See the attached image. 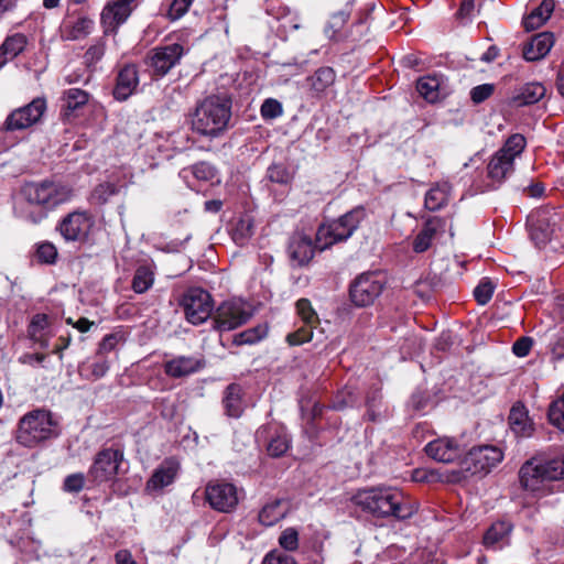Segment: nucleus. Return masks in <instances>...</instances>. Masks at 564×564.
<instances>
[{
	"label": "nucleus",
	"mask_w": 564,
	"mask_h": 564,
	"mask_svg": "<svg viewBox=\"0 0 564 564\" xmlns=\"http://www.w3.org/2000/svg\"><path fill=\"white\" fill-rule=\"evenodd\" d=\"M352 502L377 518L405 520L416 511L402 492L391 487H371L357 491Z\"/></svg>",
	"instance_id": "obj_1"
},
{
	"label": "nucleus",
	"mask_w": 564,
	"mask_h": 564,
	"mask_svg": "<svg viewBox=\"0 0 564 564\" xmlns=\"http://www.w3.org/2000/svg\"><path fill=\"white\" fill-rule=\"evenodd\" d=\"M230 117V99L210 95L198 101L191 113V129L199 135L217 138L227 129Z\"/></svg>",
	"instance_id": "obj_2"
},
{
	"label": "nucleus",
	"mask_w": 564,
	"mask_h": 564,
	"mask_svg": "<svg viewBox=\"0 0 564 564\" xmlns=\"http://www.w3.org/2000/svg\"><path fill=\"white\" fill-rule=\"evenodd\" d=\"M521 486L533 494L550 492V482L564 479V456L552 459L533 457L520 468Z\"/></svg>",
	"instance_id": "obj_3"
},
{
	"label": "nucleus",
	"mask_w": 564,
	"mask_h": 564,
	"mask_svg": "<svg viewBox=\"0 0 564 564\" xmlns=\"http://www.w3.org/2000/svg\"><path fill=\"white\" fill-rule=\"evenodd\" d=\"M366 217L362 207H356L339 218L323 224L316 232V242L321 249L328 248L336 242L345 241L355 232Z\"/></svg>",
	"instance_id": "obj_4"
},
{
	"label": "nucleus",
	"mask_w": 564,
	"mask_h": 564,
	"mask_svg": "<svg viewBox=\"0 0 564 564\" xmlns=\"http://www.w3.org/2000/svg\"><path fill=\"white\" fill-rule=\"evenodd\" d=\"M527 140L520 133L510 135L502 148L498 150L490 159L487 173L488 177L498 184H501L514 171V160L525 149Z\"/></svg>",
	"instance_id": "obj_5"
},
{
	"label": "nucleus",
	"mask_w": 564,
	"mask_h": 564,
	"mask_svg": "<svg viewBox=\"0 0 564 564\" xmlns=\"http://www.w3.org/2000/svg\"><path fill=\"white\" fill-rule=\"evenodd\" d=\"M178 305L188 323L200 325L212 316L214 300L206 290L192 286L182 294Z\"/></svg>",
	"instance_id": "obj_6"
},
{
	"label": "nucleus",
	"mask_w": 564,
	"mask_h": 564,
	"mask_svg": "<svg viewBox=\"0 0 564 564\" xmlns=\"http://www.w3.org/2000/svg\"><path fill=\"white\" fill-rule=\"evenodd\" d=\"M251 316L246 302L237 299L224 301L213 315L214 328L218 332H229L246 324Z\"/></svg>",
	"instance_id": "obj_7"
},
{
	"label": "nucleus",
	"mask_w": 564,
	"mask_h": 564,
	"mask_svg": "<svg viewBox=\"0 0 564 564\" xmlns=\"http://www.w3.org/2000/svg\"><path fill=\"white\" fill-rule=\"evenodd\" d=\"M384 276L379 272H367L358 275L350 285L351 302L359 307L371 305L382 293Z\"/></svg>",
	"instance_id": "obj_8"
},
{
	"label": "nucleus",
	"mask_w": 564,
	"mask_h": 564,
	"mask_svg": "<svg viewBox=\"0 0 564 564\" xmlns=\"http://www.w3.org/2000/svg\"><path fill=\"white\" fill-rule=\"evenodd\" d=\"M503 458L502 451L492 445L473 447L462 460V468L471 475H486Z\"/></svg>",
	"instance_id": "obj_9"
},
{
	"label": "nucleus",
	"mask_w": 564,
	"mask_h": 564,
	"mask_svg": "<svg viewBox=\"0 0 564 564\" xmlns=\"http://www.w3.org/2000/svg\"><path fill=\"white\" fill-rule=\"evenodd\" d=\"M123 453L118 448H104L99 451L87 473L88 481L99 485L116 477Z\"/></svg>",
	"instance_id": "obj_10"
},
{
	"label": "nucleus",
	"mask_w": 564,
	"mask_h": 564,
	"mask_svg": "<svg viewBox=\"0 0 564 564\" xmlns=\"http://www.w3.org/2000/svg\"><path fill=\"white\" fill-rule=\"evenodd\" d=\"M184 53L183 45L178 43L156 46L148 53L145 63L153 76L163 77L180 63Z\"/></svg>",
	"instance_id": "obj_11"
},
{
	"label": "nucleus",
	"mask_w": 564,
	"mask_h": 564,
	"mask_svg": "<svg viewBox=\"0 0 564 564\" xmlns=\"http://www.w3.org/2000/svg\"><path fill=\"white\" fill-rule=\"evenodd\" d=\"M205 496L209 506L220 512H231L239 502L236 486L224 480L208 482Z\"/></svg>",
	"instance_id": "obj_12"
},
{
	"label": "nucleus",
	"mask_w": 564,
	"mask_h": 564,
	"mask_svg": "<svg viewBox=\"0 0 564 564\" xmlns=\"http://www.w3.org/2000/svg\"><path fill=\"white\" fill-rule=\"evenodd\" d=\"M93 226V220L86 212H73L62 219L58 230L67 241L84 239Z\"/></svg>",
	"instance_id": "obj_13"
},
{
	"label": "nucleus",
	"mask_w": 564,
	"mask_h": 564,
	"mask_svg": "<svg viewBox=\"0 0 564 564\" xmlns=\"http://www.w3.org/2000/svg\"><path fill=\"white\" fill-rule=\"evenodd\" d=\"M134 0H112L101 12V23L105 33L116 32L117 28L123 23L133 10Z\"/></svg>",
	"instance_id": "obj_14"
},
{
	"label": "nucleus",
	"mask_w": 564,
	"mask_h": 564,
	"mask_svg": "<svg viewBox=\"0 0 564 564\" xmlns=\"http://www.w3.org/2000/svg\"><path fill=\"white\" fill-rule=\"evenodd\" d=\"M425 453L429 457L441 463H452L463 454L460 444L451 437H440L430 442L425 446Z\"/></svg>",
	"instance_id": "obj_15"
},
{
	"label": "nucleus",
	"mask_w": 564,
	"mask_h": 564,
	"mask_svg": "<svg viewBox=\"0 0 564 564\" xmlns=\"http://www.w3.org/2000/svg\"><path fill=\"white\" fill-rule=\"evenodd\" d=\"M288 253L296 265L307 264L314 257V246L310 236L294 232L289 241Z\"/></svg>",
	"instance_id": "obj_16"
},
{
	"label": "nucleus",
	"mask_w": 564,
	"mask_h": 564,
	"mask_svg": "<svg viewBox=\"0 0 564 564\" xmlns=\"http://www.w3.org/2000/svg\"><path fill=\"white\" fill-rule=\"evenodd\" d=\"M70 197V189L62 184L44 182L37 186V205L46 209L67 202Z\"/></svg>",
	"instance_id": "obj_17"
},
{
	"label": "nucleus",
	"mask_w": 564,
	"mask_h": 564,
	"mask_svg": "<svg viewBox=\"0 0 564 564\" xmlns=\"http://www.w3.org/2000/svg\"><path fill=\"white\" fill-rule=\"evenodd\" d=\"M139 85L138 68L134 64L124 65L117 75L113 97L119 101L127 100Z\"/></svg>",
	"instance_id": "obj_18"
},
{
	"label": "nucleus",
	"mask_w": 564,
	"mask_h": 564,
	"mask_svg": "<svg viewBox=\"0 0 564 564\" xmlns=\"http://www.w3.org/2000/svg\"><path fill=\"white\" fill-rule=\"evenodd\" d=\"M268 437L267 451L271 457H281L291 445V438L283 427L269 426L257 432V437Z\"/></svg>",
	"instance_id": "obj_19"
},
{
	"label": "nucleus",
	"mask_w": 564,
	"mask_h": 564,
	"mask_svg": "<svg viewBox=\"0 0 564 564\" xmlns=\"http://www.w3.org/2000/svg\"><path fill=\"white\" fill-rule=\"evenodd\" d=\"M178 469L180 464L175 458L170 457L164 459L147 481V490L156 491L171 485L174 481Z\"/></svg>",
	"instance_id": "obj_20"
},
{
	"label": "nucleus",
	"mask_w": 564,
	"mask_h": 564,
	"mask_svg": "<svg viewBox=\"0 0 564 564\" xmlns=\"http://www.w3.org/2000/svg\"><path fill=\"white\" fill-rule=\"evenodd\" d=\"M554 45V35L551 32H541L533 35L523 45L522 54L525 61L535 62L544 58Z\"/></svg>",
	"instance_id": "obj_21"
},
{
	"label": "nucleus",
	"mask_w": 564,
	"mask_h": 564,
	"mask_svg": "<svg viewBox=\"0 0 564 564\" xmlns=\"http://www.w3.org/2000/svg\"><path fill=\"white\" fill-rule=\"evenodd\" d=\"M202 367V361L193 356H178L164 362V371L171 378L189 376Z\"/></svg>",
	"instance_id": "obj_22"
},
{
	"label": "nucleus",
	"mask_w": 564,
	"mask_h": 564,
	"mask_svg": "<svg viewBox=\"0 0 564 564\" xmlns=\"http://www.w3.org/2000/svg\"><path fill=\"white\" fill-rule=\"evenodd\" d=\"M35 108V99L28 105L13 110L6 119L3 129L6 131H18L30 128L35 122L33 113Z\"/></svg>",
	"instance_id": "obj_23"
},
{
	"label": "nucleus",
	"mask_w": 564,
	"mask_h": 564,
	"mask_svg": "<svg viewBox=\"0 0 564 564\" xmlns=\"http://www.w3.org/2000/svg\"><path fill=\"white\" fill-rule=\"evenodd\" d=\"M513 525L508 521H496L485 532L482 543L487 549L498 550L509 543Z\"/></svg>",
	"instance_id": "obj_24"
},
{
	"label": "nucleus",
	"mask_w": 564,
	"mask_h": 564,
	"mask_svg": "<svg viewBox=\"0 0 564 564\" xmlns=\"http://www.w3.org/2000/svg\"><path fill=\"white\" fill-rule=\"evenodd\" d=\"M290 511V503L285 499H274L265 503L258 514V520L265 527H271L284 519Z\"/></svg>",
	"instance_id": "obj_25"
},
{
	"label": "nucleus",
	"mask_w": 564,
	"mask_h": 564,
	"mask_svg": "<svg viewBox=\"0 0 564 564\" xmlns=\"http://www.w3.org/2000/svg\"><path fill=\"white\" fill-rule=\"evenodd\" d=\"M509 424L512 432L520 437H529L534 431L532 421L523 404H514L509 414Z\"/></svg>",
	"instance_id": "obj_26"
},
{
	"label": "nucleus",
	"mask_w": 564,
	"mask_h": 564,
	"mask_svg": "<svg viewBox=\"0 0 564 564\" xmlns=\"http://www.w3.org/2000/svg\"><path fill=\"white\" fill-rule=\"evenodd\" d=\"M554 11L553 0H543L540 6L524 17L522 24L527 31H533L541 28Z\"/></svg>",
	"instance_id": "obj_27"
},
{
	"label": "nucleus",
	"mask_w": 564,
	"mask_h": 564,
	"mask_svg": "<svg viewBox=\"0 0 564 564\" xmlns=\"http://www.w3.org/2000/svg\"><path fill=\"white\" fill-rule=\"evenodd\" d=\"M223 403L228 416L239 417L245 408L242 388L237 383L229 384L224 392Z\"/></svg>",
	"instance_id": "obj_28"
},
{
	"label": "nucleus",
	"mask_w": 564,
	"mask_h": 564,
	"mask_svg": "<svg viewBox=\"0 0 564 564\" xmlns=\"http://www.w3.org/2000/svg\"><path fill=\"white\" fill-rule=\"evenodd\" d=\"M545 91L541 83H528L512 97V101L518 107L533 105L545 96Z\"/></svg>",
	"instance_id": "obj_29"
},
{
	"label": "nucleus",
	"mask_w": 564,
	"mask_h": 564,
	"mask_svg": "<svg viewBox=\"0 0 564 564\" xmlns=\"http://www.w3.org/2000/svg\"><path fill=\"white\" fill-rule=\"evenodd\" d=\"M449 193L448 182L436 183L425 195V207L432 212L443 208L448 202Z\"/></svg>",
	"instance_id": "obj_30"
},
{
	"label": "nucleus",
	"mask_w": 564,
	"mask_h": 564,
	"mask_svg": "<svg viewBox=\"0 0 564 564\" xmlns=\"http://www.w3.org/2000/svg\"><path fill=\"white\" fill-rule=\"evenodd\" d=\"M17 440L26 447L35 445V414L34 411L26 413L19 424Z\"/></svg>",
	"instance_id": "obj_31"
},
{
	"label": "nucleus",
	"mask_w": 564,
	"mask_h": 564,
	"mask_svg": "<svg viewBox=\"0 0 564 564\" xmlns=\"http://www.w3.org/2000/svg\"><path fill=\"white\" fill-rule=\"evenodd\" d=\"M59 434L58 423L50 411L37 410V441L56 437Z\"/></svg>",
	"instance_id": "obj_32"
},
{
	"label": "nucleus",
	"mask_w": 564,
	"mask_h": 564,
	"mask_svg": "<svg viewBox=\"0 0 564 564\" xmlns=\"http://www.w3.org/2000/svg\"><path fill=\"white\" fill-rule=\"evenodd\" d=\"M26 39L22 34H14L8 37L0 46V68L10 59L23 51Z\"/></svg>",
	"instance_id": "obj_33"
},
{
	"label": "nucleus",
	"mask_w": 564,
	"mask_h": 564,
	"mask_svg": "<svg viewBox=\"0 0 564 564\" xmlns=\"http://www.w3.org/2000/svg\"><path fill=\"white\" fill-rule=\"evenodd\" d=\"M94 28V21L87 17H77L73 20H68L64 24V29L67 32V37L70 40H77L88 35Z\"/></svg>",
	"instance_id": "obj_34"
},
{
	"label": "nucleus",
	"mask_w": 564,
	"mask_h": 564,
	"mask_svg": "<svg viewBox=\"0 0 564 564\" xmlns=\"http://www.w3.org/2000/svg\"><path fill=\"white\" fill-rule=\"evenodd\" d=\"M88 94L79 88H70L63 94V107L67 111L66 115L75 112L88 102Z\"/></svg>",
	"instance_id": "obj_35"
},
{
	"label": "nucleus",
	"mask_w": 564,
	"mask_h": 564,
	"mask_svg": "<svg viewBox=\"0 0 564 564\" xmlns=\"http://www.w3.org/2000/svg\"><path fill=\"white\" fill-rule=\"evenodd\" d=\"M154 282V272L149 265H140L132 279V290L135 293L147 292Z\"/></svg>",
	"instance_id": "obj_36"
},
{
	"label": "nucleus",
	"mask_w": 564,
	"mask_h": 564,
	"mask_svg": "<svg viewBox=\"0 0 564 564\" xmlns=\"http://www.w3.org/2000/svg\"><path fill=\"white\" fill-rule=\"evenodd\" d=\"M441 82L436 76L421 77L416 83L419 94L429 102H434L438 99V89Z\"/></svg>",
	"instance_id": "obj_37"
},
{
	"label": "nucleus",
	"mask_w": 564,
	"mask_h": 564,
	"mask_svg": "<svg viewBox=\"0 0 564 564\" xmlns=\"http://www.w3.org/2000/svg\"><path fill=\"white\" fill-rule=\"evenodd\" d=\"M436 234V227L433 226V221L429 220L423 226L422 230L416 235L413 240V250L417 253L426 251Z\"/></svg>",
	"instance_id": "obj_38"
},
{
	"label": "nucleus",
	"mask_w": 564,
	"mask_h": 564,
	"mask_svg": "<svg viewBox=\"0 0 564 564\" xmlns=\"http://www.w3.org/2000/svg\"><path fill=\"white\" fill-rule=\"evenodd\" d=\"M267 336V327L258 325L256 327L248 328L239 334H236L232 339V344L236 346L252 345L261 340Z\"/></svg>",
	"instance_id": "obj_39"
},
{
	"label": "nucleus",
	"mask_w": 564,
	"mask_h": 564,
	"mask_svg": "<svg viewBox=\"0 0 564 564\" xmlns=\"http://www.w3.org/2000/svg\"><path fill=\"white\" fill-rule=\"evenodd\" d=\"M252 235L253 221L250 217L240 218L232 228V239L239 246H243Z\"/></svg>",
	"instance_id": "obj_40"
},
{
	"label": "nucleus",
	"mask_w": 564,
	"mask_h": 564,
	"mask_svg": "<svg viewBox=\"0 0 564 564\" xmlns=\"http://www.w3.org/2000/svg\"><path fill=\"white\" fill-rule=\"evenodd\" d=\"M336 75L330 67L318 68L312 77V87L316 91H324L335 82Z\"/></svg>",
	"instance_id": "obj_41"
},
{
	"label": "nucleus",
	"mask_w": 564,
	"mask_h": 564,
	"mask_svg": "<svg viewBox=\"0 0 564 564\" xmlns=\"http://www.w3.org/2000/svg\"><path fill=\"white\" fill-rule=\"evenodd\" d=\"M348 19L349 14L345 11L334 13L325 26L324 32L326 36L329 39H337L338 34L346 25Z\"/></svg>",
	"instance_id": "obj_42"
},
{
	"label": "nucleus",
	"mask_w": 564,
	"mask_h": 564,
	"mask_svg": "<svg viewBox=\"0 0 564 564\" xmlns=\"http://www.w3.org/2000/svg\"><path fill=\"white\" fill-rule=\"evenodd\" d=\"M297 315L301 317L302 322L308 326H315L319 319L315 310L312 307L310 300L300 299L296 304Z\"/></svg>",
	"instance_id": "obj_43"
},
{
	"label": "nucleus",
	"mask_w": 564,
	"mask_h": 564,
	"mask_svg": "<svg viewBox=\"0 0 564 564\" xmlns=\"http://www.w3.org/2000/svg\"><path fill=\"white\" fill-rule=\"evenodd\" d=\"M547 415L550 422L564 432V393L551 403Z\"/></svg>",
	"instance_id": "obj_44"
},
{
	"label": "nucleus",
	"mask_w": 564,
	"mask_h": 564,
	"mask_svg": "<svg viewBox=\"0 0 564 564\" xmlns=\"http://www.w3.org/2000/svg\"><path fill=\"white\" fill-rule=\"evenodd\" d=\"M495 284L489 279H484L474 290L475 300L479 305H486L492 297Z\"/></svg>",
	"instance_id": "obj_45"
},
{
	"label": "nucleus",
	"mask_w": 564,
	"mask_h": 564,
	"mask_svg": "<svg viewBox=\"0 0 564 564\" xmlns=\"http://www.w3.org/2000/svg\"><path fill=\"white\" fill-rule=\"evenodd\" d=\"M313 328H314V326H308V325L304 324L302 327H300L295 332L288 334L286 341L291 346H299L304 343H307L313 337Z\"/></svg>",
	"instance_id": "obj_46"
},
{
	"label": "nucleus",
	"mask_w": 564,
	"mask_h": 564,
	"mask_svg": "<svg viewBox=\"0 0 564 564\" xmlns=\"http://www.w3.org/2000/svg\"><path fill=\"white\" fill-rule=\"evenodd\" d=\"M280 546L289 552L299 547V532L294 528H288L279 536Z\"/></svg>",
	"instance_id": "obj_47"
},
{
	"label": "nucleus",
	"mask_w": 564,
	"mask_h": 564,
	"mask_svg": "<svg viewBox=\"0 0 564 564\" xmlns=\"http://www.w3.org/2000/svg\"><path fill=\"white\" fill-rule=\"evenodd\" d=\"M357 399L358 397L355 391L351 388L346 387L336 395L333 408L336 410H343L347 406L354 405L357 402Z\"/></svg>",
	"instance_id": "obj_48"
},
{
	"label": "nucleus",
	"mask_w": 564,
	"mask_h": 564,
	"mask_svg": "<svg viewBox=\"0 0 564 564\" xmlns=\"http://www.w3.org/2000/svg\"><path fill=\"white\" fill-rule=\"evenodd\" d=\"M260 112L263 119L272 120L280 117L283 109L280 101L273 98H268L263 101Z\"/></svg>",
	"instance_id": "obj_49"
},
{
	"label": "nucleus",
	"mask_w": 564,
	"mask_h": 564,
	"mask_svg": "<svg viewBox=\"0 0 564 564\" xmlns=\"http://www.w3.org/2000/svg\"><path fill=\"white\" fill-rule=\"evenodd\" d=\"M57 249L51 242H42L37 245V261L46 264L56 262Z\"/></svg>",
	"instance_id": "obj_50"
},
{
	"label": "nucleus",
	"mask_w": 564,
	"mask_h": 564,
	"mask_svg": "<svg viewBox=\"0 0 564 564\" xmlns=\"http://www.w3.org/2000/svg\"><path fill=\"white\" fill-rule=\"evenodd\" d=\"M267 176L271 182L286 184L291 181V174L282 164H272L269 166Z\"/></svg>",
	"instance_id": "obj_51"
},
{
	"label": "nucleus",
	"mask_w": 564,
	"mask_h": 564,
	"mask_svg": "<svg viewBox=\"0 0 564 564\" xmlns=\"http://www.w3.org/2000/svg\"><path fill=\"white\" fill-rule=\"evenodd\" d=\"M118 193V187L113 183H102L98 185L94 191V197L98 200V203H106L109 197L116 195Z\"/></svg>",
	"instance_id": "obj_52"
},
{
	"label": "nucleus",
	"mask_w": 564,
	"mask_h": 564,
	"mask_svg": "<svg viewBox=\"0 0 564 564\" xmlns=\"http://www.w3.org/2000/svg\"><path fill=\"white\" fill-rule=\"evenodd\" d=\"M495 90V86L492 84H482L474 87L470 90V98L475 104H480L488 99Z\"/></svg>",
	"instance_id": "obj_53"
},
{
	"label": "nucleus",
	"mask_w": 564,
	"mask_h": 564,
	"mask_svg": "<svg viewBox=\"0 0 564 564\" xmlns=\"http://www.w3.org/2000/svg\"><path fill=\"white\" fill-rule=\"evenodd\" d=\"M85 485V476L82 473L68 475L64 480V490L68 492H79Z\"/></svg>",
	"instance_id": "obj_54"
},
{
	"label": "nucleus",
	"mask_w": 564,
	"mask_h": 564,
	"mask_svg": "<svg viewBox=\"0 0 564 564\" xmlns=\"http://www.w3.org/2000/svg\"><path fill=\"white\" fill-rule=\"evenodd\" d=\"M193 0H173L170 6L167 15L171 20H177L182 18L191 7Z\"/></svg>",
	"instance_id": "obj_55"
},
{
	"label": "nucleus",
	"mask_w": 564,
	"mask_h": 564,
	"mask_svg": "<svg viewBox=\"0 0 564 564\" xmlns=\"http://www.w3.org/2000/svg\"><path fill=\"white\" fill-rule=\"evenodd\" d=\"M105 51L104 42H98L97 44L90 46L85 53V63L88 66L95 65L105 55Z\"/></svg>",
	"instance_id": "obj_56"
},
{
	"label": "nucleus",
	"mask_w": 564,
	"mask_h": 564,
	"mask_svg": "<svg viewBox=\"0 0 564 564\" xmlns=\"http://www.w3.org/2000/svg\"><path fill=\"white\" fill-rule=\"evenodd\" d=\"M262 564H296L295 560L283 552L272 551L265 555Z\"/></svg>",
	"instance_id": "obj_57"
},
{
	"label": "nucleus",
	"mask_w": 564,
	"mask_h": 564,
	"mask_svg": "<svg viewBox=\"0 0 564 564\" xmlns=\"http://www.w3.org/2000/svg\"><path fill=\"white\" fill-rule=\"evenodd\" d=\"M532 339L529 337L519 338L512 347V351L518 357H525L532 348Z\"/></svg>",
	"instance_id": "obj_58"
},
{
	"label": "nucleus",
	"mask_w": 564,
	"mask_h": 564,
	"mask_svg": "<svg viewBox=\"0 0 564 564\" xmlns=\"http://www.w3.org/2000/svg\"><path fill=\"white\" fill-rule=\"evenodd\" d=\"M193 174L198 180L207 181L214 177V169L205 162L197 163L193 166Z\"/></svg>",
	"instance_id": "obj_59"
},
{
	"label": "nucleus",
	"mask_w": 564,
	"mask_h": 564,
	"mask_svg": "<svg viewBox=\"0 0 564 564\" xmlns=\"http://www.w3.org/2000/svg\"><path fill=\"white\" fill-rule=\"evenodd\" d=\"M119 343V337L116 334L106 335L101 343L99 344L98 354L104 355L112 351L117 344Z\"/></svg>",
	"instance_id": "obj_60"
},
{
	"label": "nucleus",
	"mask_w": 564,
	"mask_h": 564,
	"mask_svg": "<svg viewBox=\"0 0 564 564\" xmlns=\"http://www.w3.org/2000/svg\"><path fill=\"white\" fill-rule=\"evenodd\" d=\"M531 238L535 241L536 245H544L547 240H550L551 234L547 229H544L542 225H532Z\"/></svg>",
	"instance_id": "obj_61"
},
{
	"label": "nucleus",
	"mask_w": 564,
	"mask_h": 564,
	"mask_svg": "<svg viewBox=\"0 0 564 564\" xmlns=\"http://www.w3.org/2000/svg\"><path fill=\"white\" fill-rule=\"evenodd\" d=\"M474 9H475L474 0H463L456 15L462 21L468 20L473 14Z\"/></svg>",
	"instance_id": "obj_62"
},
{
	"label": "nucleus",
	"mask_w": 564,
	"mask_h": 564,
	"mask_svg": "<svg viewBox=\"0 0 564 564\" xmlns=\"http://www.w3.org/2000/svg\"><path fill=\"white\" fill-rule=\"evenodd\" d=\"M109 370V365L106 360L96 361L91 365V373L95 378L104 377Z\"/></svg>",
	"instance_id": "obj_63"
},
{
	"label": "nucleus",
	"mask_w": 564,
	"mask_h": 564,
	"mask_svg": "<svg viewBox=\"0 0 564 564\" xmlns=\"http://www.w3.org/2000/svg\"><path fill=\"white\" fill-rule=\"evenodd\" d=\"M115 560L117 564H138L128 550H120L116 553Z\"/></svg>",
	"instance_id": "obj_64"
}]
</instances>
